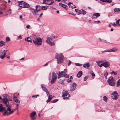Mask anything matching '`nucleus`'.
Wrapping results in <instances>:
<instances>
[{"instance_id": "9d476101", "label": "nucleus", "mask_w": 120, "mask_h": 120, "mask_svg": "<svg viewBox=\"0 0 120 120\" xmlns=\"http://www.w3.org/2000/svg\"><path fill=\"white\" fill-rule=\"evenodd\" d=\"M7 51V50H4L1 52L0 53V58L2 59H3L5 57L6 52Z\"/></svg>"}, {"instance_id": "e2e57ef3", "label": "nucleus", "mask_w": 120, "mask_h": 120, "mask_svg": "<svg viewBox=\"0 0 120 120\" xmlns=\"http://www.w3.org/2000/svg\"><path fill=\"white\" fill-rule=\"evenodd\" d=\"M49 62H48L47 63H46L45 64H44V66H47L48 64V63H49Z\"/></svg>"}, {"instance_id": "c85d7f7f", "label": "nucleus", "mask_w": 120, "mask_h": 120, "mask_svg": "<svg viewBox=\"0 0 120 120\" xmlns=\"http://www.w3.org/2000/svg\"><path fill=\"white\" fill-rule=\"evenodd\" d=\"M5 42L3 41H0V47H1L4 45Z\"/></svg>"}, {"instance_id": "13d9d810", "label": "nucleus", "mask_w": 120, "mask_h": 120, "mask_svg": "<svg viewBox=\"0 0 120 120\" xmlns=\"http://www.w3.org/2000/svg\"><path fill=\"white\" fill-rule=\"evenodd\" d=\"M92 76L93 77V79L94 78L93 77L94 76H95V74L94 73H92V74H91Z\"/></svg>"}, {"instance_id": "473e14b6", "label": "nucleus", "mask_w": 120, "mask_h": 120, "mask_svg": "<svg viewBox=\"0 0 120 120\" xmlns=\"http://www.w3.org/2000/svg\"><path fill=\"white\" fill-rule=\"evenodd\" d=\"M25 40L28 42H32L30 38L29 37H28L26 39H25Z\"/></svg>"}, {"instance_id": "4c0bfd02", "label": "nucleus", "mask_w": 120, "mask_h": 120, "mask_svg": "<svg viewBox=\"0 0 120 120\" xmlns=\"http://www.w3.org/2000/svg\"><path fill=\"white\" fill-rule=\"evenodd\" d=\"M110 74H113L115 75H116L117 74V73L116 72L112 71L110 73Z\"/></svg>"}, {"instance_id": "412c9836", "label": "nucleus", "mask_w": 120, "mask_h": 120, "mask_svg": "<svg viewBox=\"0 0 120 120\" xmlns=\"http://www.w3.org/2000/svg\"><path fill=\"white\" fill-rule=\"evenodd\" d=\"M52 98V96L51 95H49L48 97V99L46 101V102H49Z\"/></svg>"}, {"instance_id": "f03ea898", "label": "nucleus", "mask_w": 120, "mask_h": 120, "mask_svg": "<svg viewBox=\"0 0 120 120\" xmlns=\"http://www.w3.org/2000/svg\"><path fill=\"white\" fill-rule=\"evenodd\" d=\"M56 58L57 59V63L58 64H60L63 62L64 56L61 53L60 54H56Z\"/></svg>"}, {"instance_id": "b1692460", "label": "nucleus", "mask_w": 120, "mask_h": 120, "mask_svg": "<svg viewBox=\"0 0 120 120\" xmlns=\"http://www.w3.org/2000/svg\"><path fill=\"white\" fill-rule=\"evenodd\" d=\"M41 6L39 5H37L35 7V10L38 11H39L41 9Z\"/></svg>"}, {"instance_id": "a18cd8bd", "label": "nucleus", "mask_w": 120, "mask_h": 120, "mask_svg": "<svg viewBox=\"0 0 120 120\" xmlns=\"http://www.w3.org/2000/svg\"><path fill=\"white\" fill-rule=\"evenodd\" d=\"M68 7L66 5L64 4L63 6V7L65 9H67L68 8H67V7Z\"/></svg>"}, {"instance_id": "5701e85b", "label": "nucleus", "mask_w": 120, "mask_h": 120, "mask_svg": "<svg viewBox=\"0 0 120 120\" xmlns=\"http://www.w3.org/2000/svg\"><path fill=\"white\" fill-rule=\"evenodd\" d=\"M82 71H79L78 72L77 74V76L78 78L80 77L82 75Z\"/></svg>"}, {"instance_id": "8fccbe9b", "label": "nucleus", "mask_w": 120, "mask_h": 120, "mask_svg": "<svg viewBox=\"0 0 120 120\" xmlns=\"http://www.w3.org/2000/svg\"><path fill=\"white\" fill-rule=\"evenodd\" d=\"M101 41L104 42L105 43H109V42H107V41L105 40H101Z\"/></svg>"}, {"instance_id": "680f3d73", "label": "nucleus", "mask_w": 120, "mask_h": 120, "mask_svg": "<svg viewBox=\"0 0 120 120\" xmlns=\"http://www.w3.org/2000/svg\"><path fill=\"white\" fill-rule=\"evenodd\" d=\"M46 92V94H47V95H48V94H49V92H48V90H47V91H46L45 92Z\"/></svg>"}, {"instance_id": "dca6fc26", "label": "nucleus", "mask_w": 120, "mask_h": 120, "mask_svg": "<svg viewBox=\"0 0 120 120\" xmlns=\"http://www.w3.org/2000/svg\"><path fill=\"white\" fill-rule=\"evenodd\" d=\"M109 66V64L108 62H106L103 63V66L105 68L108 67Z\"/></svg>"}, {"instance_id": "3c124183", "label": "nucleus", "mask_w": 120, "mask_h": 120, "mask_svg": "<svg viewBox=\"0 0 120 120\" xmlns=\"http://www.w3.org/2000/svg\"><path fill=\"white\" fill-rule=\"evenodd\" d=\"M51 38L52 39L54 38H55V36L54 35H52L51 37Z\"/></svg>"}, {"instance_id": "a211bd4d", "label": "nucleus", "mask_w": 120, "mask_h": 120, "mask_svg": "<svg viewBox=\"0 0 120 120\" xmlns=\"http://www.w3.org/2000/svg\"><path fill=\"white\" fill-rule=\"evenodd\" d=\"M57 78V76L56 74L54 72H53L52 74V78L56 79Z\"/></svg>"}, {"instance_id": "39448f33", "label": "nucleus", "mask_w": 120, "mask_h": 120, "mask_svg": "<svg viewBox=\"0 0 120 120\" xmlns=\"http://www.w3.org/2000/svg\"><path fill=\"white\" fill-rule=\"evenodd\" d=\"M63 93L62 96L64 98V99H67L70 96V95L69 94L68 92L67 91L64 92L63 91Z\"/></svg>"}, {"instance_id": "f704fd0d", "label": "nucleus", "mask_w": 120, "mask_h": 120, "mask_svg": "<svg viewBox=\"0 0 120 120\" xmlns=\"http://www.w3.org/2000/svg\"><path fill=\"white\" fill-rule=\"evenodd\" d=\"M113 77H110L108 79V82L109 81H113Z\"/></svg>"}, {"instance_id": "6e6552de", "label": "nucleus", "mask_w": 120, "mask_h": 120, "mask_svg": "<svg viewBox=\"0 0 120 120\" xmlns=\"http://www.w3.org/2000/svg\"><path fill=\"white\" fill-rule=\"evenodd\" d=\"M52 40L50 37H49L46 40V42L51 46H53L55 45V43L54 42L51 41Z\"/></svg>"}, {"instance_id": "4be33fe9", "label": "nucleus", "mask_w": 120, "mask_h": 120, "mask_svg": "<svg viewBox=\"0 0 120 120\" xmlns=\"http://www.w3.org/2000/svg\"><path fill=\"white\" fill-rule=\"evenodd\" d=\"M5 96H6V98H7V99H8V101L9 100L10 101H12V98L11 97L9 96V95L6 94H5Z\"/></svg>"}, {"instance_id": "de8ad7c7", "label": "nucleus", "mask_w": 120, "mask_h": 120, "mask_svg": "<svg viewBox=\"0 0 120 120\" xmlns=\"http://www.w3.org/2000/svg\"><path fill=\"white\" fill-rule=\"evenodd\" d=\"M75 64L76 66H81L82 65V64H81L79 63H77Z\"/></svg>"}, {"instance_id": "423d86ee", "label": "nucleus", "mask_w": 120, "mask_h": 120, "mask_svg": "<svg viewBox=\"0 0 120 120\" xmlns=\"http://www.w3.org/2000/svg\"><path fill=\"white\" fill-rule=\"evenodd\" d=\"M3 102L5 105L6 107L7 108L10 105H9V101L7 98H4L2 100Z\"/></svg>"}, {"instance_id": "20e7f679", "label": "nucleus", "mask_w": 120, "mask_h": 120, "mask_svg": "<svg viewBox=\"0 0 120 120\" xmlns=\"http://www.w3.org/2000/svg\"><path fill=\"white\" fill-rule=\"evenodd\" d=\"M41 39L38 37L33 40V42L36 45H41L42 43Z\"/></svg>"}, {"instance_id": "69168bd1", "label": "nucleus", "mask_w": 120, "mask_h": 120, "mask_svg": "<svg viewBox=\"0 0 120 120\" xmlns=\"http://www.w3.org/2000/svg\"><path fill=\"white\" fill-rule=\"evenodd\" d=\"M18 38L20 39H21L22 38V37L20 35L18 37Z\"/></svg>"}, {"instance_id": "864d4df0", "label": "nucleus", "mask_w": 120, "mask_h": 120, "mask_svg": "<svg viewBox=\"0 0 120 120\" xmlns=\"http://www.w3.org/2000/svg\"><path fill=\"white\" fill-rule=\"evenodd\" d=\"M87 78H88V77H84V80L85 81H86L87 80Z\"/></svg>"}, {"instance_id": "49530a36", "label": "nucleus", "mask_w": 120, "mask_h": 120, "mask_svg": "<svg viewBox=\"0 0 120 120\" xmlns=\"http://www.w3.org/2000/svg\"><path fill=\"white\" fill-rule=\"evenodd\" d=\"M111 24L114 26H117L115 22L111 23Z\"/></svg>"}, {"instance_id": "2eb2a0df", "label": "nucleus", "mask_w": 120, "mask_h": 120, "mask_svg": "<svg viewBox=\"0 0 120 120\" xmlns=\"http://www.w3.org/2000/svg\"><path fill=\"white\" fill-rule=\"evenodd\" d=\"M13 99L14 101L16 103H20V101L18 99L16 96L14 95L13 97Z\"/></svg>"}, {"instance_id": "a19ab883", "label": "nucleus", "mask_w": 120, "mask_h": 120, "mask_svg": "<svg viewBox=\"0 0 120 120\" xmlns=\"http://www.w3.org/2000/svg\"><path fill=\"white\" fill-rule=\"evenodd\" d=\"M112 52H114L117 50V49L116 48H113L112 49Z\"/></svg>"}, {"instance_id": "7ed1b4c3", "label": "nucleus", "mask_w": 120, "mask_h": 120, "mask_svg": "<svg viewBox=\"0 0 120 120\" xmlns=\"http://www.w3.org/2000/svg\"><path fill=\"white\" fill-rule=\"evenodd\" d=\"M19 5H21L20 7L24 8H28L30 7L29 5L27 3L23 1H19L18 2Z\"/></svg>"}, {"instance_id": "9b49d317", "label": "nucleus", "mask_w": 120, "mask_h": 120, "mask_svg": "<svg viewBox=\"0 0 120 120\" xmlns=\"http://www.w3.org/2000/svg\"><path fill=\"white\" fill-rule=\"evenodd\" d=\"M30 11L32 12L33 14L34 15H38V11H37L36 10L32 8H30Z\"/></svg>"}, {"instance_id": "2f4dec72", "label": "nucleus", "mask_w": 120, "mask_h": 120, "mask_svg": "<svg viewBox=\"0 0 120 120\" xmlns=\"http://www.w3.org/2000/svg\"><path fill=\"white\" fill-rule=\"evenodd\" d=\"M115 12H117L120 11V8H116L114 9Z\"/></svg>"}, {"instance_id": "37998d69", "label": "nucleus", "mask_w": 120, "mask_h": 120, "mask_svg": "<svg viewBox=\"0 0 120 120\" xmlns=\"http://www.w3.org/2000/svg\"><path fill=\"white\" fill-rule=\"evenodd\" d=\"M3 5V10H4L6 8V5L5 4H3L2 5Z\"/></svg>"}, {"instance_id": "6e6d98bb", "label": "nucleus", "mask_w": 120, "mask_h": 120, "mask_svg": "<svg viewBox=\"0 0 120 120\" xmlns=\"http://www.w3.org/2000/svg\"><path fill=\"white\" fill-rule=\"evenodd\" d=\"M43 4H46V1L45 0H43V3H42Z\"/></svg>"}, {"instance_id": "1a4fd4ad", "label": "nucleus", "mask_w": 120, "mask_h": 120, "mask_svg": "<svg viewBox=\"0 0 120 120\" xmlns=\"http://www.w3.org/2000/svg\"><path fill=\"white\" fill-rule=\"evenodd\" d=\"M111 97L114 100H116L117 98L118 95L116 91H115L113 92L112 94Z\"/></svg>"}, {"instance_id": "f3484780", "label": "nucleus", "mask_w": 120, "mask_h": 120, "mask_svg": "<svg viewBox=\"0 0 120 120\" xmlns=\"http://www.w3.org/2000/svg\"><path fill=\"white\" fill-rule=\"evenodd\" d=\"M100 16V14L98 13H94L92 17L93 19H94V18L95 17H96V18H97L98 17H99Z\"/></svg>"}, {"instance_id": "58836bf2", "label": "nucleus", "mask_w": 120, "mask_h": 120, "mask_svg": "<svg viewBox=\"0 0 120 120\" xmlns=\"http://www.w3.org/2000/svg\"><path fill=\"white\" fill-rule=\"evenodd\" d=\"M6 40L7 42H8L10 41V39L9 37H7L6 38Z\"/></svg>"}, {"instance_id": "0e129e2a", "label": "nucleus", "mask_w": 120, "mask_h": 120, "mask_svg": "<svg viewBox=\"0 0 120 120\" xmlns=\"http://www.w3.org/2000/svg\"><path fill=\"white\" fill-rule=\"evenodd\" d=\"M94 22H98L99 23H100L101 22L100 21H94Z\"/></svg>"}, {"instance_id": "bb28decb", "label": "nucleus", "mask_w": 120, "mask_h": 120, "mask_svg": "<svg viewBox=\"0 0 120 120\" xmlns=\"http://www.w3.org/2000/svg\"><path fill=\"white\" fill-rule=\"evenodd\" d=\"M41 87L43 90L45 92L46 91H47V90L46 87L43 86L42 85H41Z\"/></svg>"}, {"instance_id": "0eeeda50", "label": "nucleus", "mask_w": 120, "mask_h": 120, "mask_svg": "<svg viewBox=\"0 0 120 120\" xmlns=\"http://www.w3.org/2000/svg\"><path fill=\"white\" fill-rule=\"evenodd\" d=\"M36 112L35 111H33L30 114V116L32 120H35L36 118Z\"/></svg>"}, {"instance_id": "c9c22d12", "label": "nucleus", "mask_w": 120, "mask_h": 120, "mask_svg": "<svg viewBox=\"0 0 120 120\" xmlns=\"http://www.w3.org/2000/svg\"><path fill=\"white\" fill-rule=\"evenodd\" d=\"M103 100L105 102H106L107 100V98L105 96H104L103 98Z\"/></svg>"}, {"instance_id": "4468645a", "label": "nucleus", "mask_w": 120, "mask_h": 120, "mask_svg": "<svg viewBox=\"0 0 120 120\" xmlns=\"http://www.w3.org/2000/svg\"><path fill=\"white\" fill-rule=\"evenodd\" d=\"M64 71L60 72L58 75V79H59L60 78L63 77L64 74Z\"/></svg>"}, {"instance_id": "338daca9", "label": "nucleus", "mask_w": 120, "mask_h": 120, "mask_svg": "<svg viewBox=\"0 0 120 120\" xmlns=\"http://www.w3.org/2000/svg\"><path fill=\"white\" fill-rule=\"evenodd\" d=\"M89 73L91 75L93 73V72L92 71H90Z\"/></svg>"}, {"instance_id": "c03bdc74", "label": "nucleus", "mask_w": 120, "mask_h": 120, "mask_svg": "<svg viewBox=\"0 0 120 120\" xmlns=\"http://www.w3.org/2000/svg\"><path fill=\"white\" fill-rule=\"evenodd\" d=\"M101 62L102 61H98L96 62V63H97V64L98 65V66L99 65L100 63H101Z\"/></svg>"}, {"instance_id": "79ce46f5", "label": "nucleus", "mask_w": 120, "mask_h": 120, "mask_svg": "<svg viewBox=\"0 0 120 120\" xmlns=\"http://www.w3.org/2000/svg\"><path fill=\"white\" fill-rule=\"evenodd\" d=\"M64 77L66 78H68L69 76V75H68L67 74H66L64 72Z\"/></svg>"}, {"instance_id": "f8f14e48", "label": "nucleus", "mask_w": 120, "mask_h": 120, "mask_svg": "<svg viewBox=\"0 0 120 120\" xmlns=\"http://www.w3.org/2000/svg\"><path fill=\"white\" fill-rule=\"evenodd\" d=\"M76 86V84L75 83H73L70 87V91H72L74 90Z\"/></svg>"}, {"instance_id": "7c9ffc66", "label": "nucleus", "mask_w": 120, "mask_h": 120, "mask_svg": "<svg viewBox=\"0 0 120 120\" xmlns=\"http://www.w3.org/2000/svg\"><path fill=\"white\" fill-rule=\"evenodd\" d=\"M48 6H43L41 7V10H46L48 8Z\"/></svg>"}, {"instance_id": "6ab92c4d", "label": "nucleus", "mask_w": 120, "mask_h": 120, "mask_svg": "<svg viewBox=\"0 0 120 120\" xmlns=\"http://www.w3.org/2000/svg\"><path fill=\"white\" fill-rule=\"evenodd\" d=\"M83 67L85 68H87L90 67V64L89 63H87L83 65Z\"/></svg>"}, {"instance_id": "603ef678", "label": "nucleus", "mask_w": 120, "mask_h": 120, "mask_svg": "<svg viewBox=\"0 0 120 120\" xmlns=\"http://www.w3.org/2000/svg\"><path fill=\"white\" fill-rule=\"evenodd\" d=\"M108 75V73L106 72L104 74V75L105 76H107Z\"/></svg>"}, {"instance_id": "09e8293b", "label": "nucleus", "mask_w": 120, "mask_h": 120, "mask_svg": "<svg viewBox=\"0 0 120 120\" xmlns=\"http://www.w3.org/2000/svg\"><path fill=\"white\" fill-rule=\"evenodd\" d=\"M58 100V99H55L53 100V101L52 102L53 103H55Z\"/></svg>"}, {"instance_id": "ea45409f", "label": "nucleus", "mask_w": 120, "mask_h": 120, "mask_svg": "<svg viewBox=\"0 0 120 120\" xmlns=\"http://www.w3.org/2000/svg\"><path fill=\"white\" fill-rule=\"evenodd\" d=\"M81 10H82V13L83 15H84L86 14V12L83 9H82Z\"/></svg>"}, {"instance_id": "bf43d9fd", "label": "nucleus", "mask_w": 120, "mask_h": 120, "mask_svg": "<svg viewBox=\"0 0 120 120\" xmlns=\"http://www.w3.org/2000/svg\"><path fill=\"white\" fill-rule=\"evenodd\" d=\"M107 51H108V52H112V49L107 50Z\"/></svg>"}, {"instance_id": "ddd939ff", "label": "nucleus", "mask_w": 120, "mask_h": 120, "mask_svg": "<svg viewBox=\"0 0 120 120\" xmlns=\"http://www.w3.org/2000/svg\"><path fill=\"white\" fill-rule=\"evenodd\" d=\"M46 2V4L48 5H51L54 2L53 0H45Z\"/></svg>"}, {"instance_id": "5fc2aeb1", "label": "nucleus", "mask_w": 120, "mask_h": 120, "mask_svg": "<svg viewBox=\"0 0 120 120\" xmlns=\"http://www.w3.org/2000/svg\"><path fill=\"white\" fill-rule=\"evenodd\" d=\"M99 66L100 67H101L103 66V63L100 64H99Z\"/></svg>"}, {"instance_id": "cd10ccee", "label": "nucleus", "mask_w": 120, "mask_h": 120, "mask_svg": "<svg viewBox=\"0 0 120 120\" xmlns=\"http://www.w3.org/2000/svg\"><path fill=\"white\" fill-rule=\"evenodd\" d=\"M56 80V79H53V78H52L50 82L51 83V84H53L55 82Z\"/></svg>"}, {"instance_id": "c756f323", "label": "nucleus", "mask_w": 120, "mask_h": 120, "mask_svg": "<svg viewBox=\"0 0 120 120\" xmlns=\"http://www.w3.org/2000/svg\"><path fill=\"white\" fill-rule=\"evenodd\" d=\"M116 86L119 87L120 86V79L118 80L117 82Z\"/></svg>"}, {"instance_id": "774afa93", "label": "nucleus", "mask_w": 120, "mask_h": 120, "mask_svg": "<svg viewBox=\"0 0 120 120\" xmlns=\"http://www.w3.org/2000/svg\"><path fill=\"white\" fill-rule=\"evenodd\" d=\"M71 64V62L70 61H69L68 63V65H69Z\"/></svg>"}, {"instance_id": "393cba45", "label": "nucleus", "mask_w": 120, "mask_h": 120, "mask_svg": "<svg viewBox=\"0 0 120 120\" xmlns=\"http://www.w3.org/2000/svg\"><path fill=\"white\" fill-rule=\"evenodd\" d=\"M100 1L103 2L110 3L112 2V0H100Z\"/></svg>"}, {"instance_id": "a878e982", "label": "nucleus", "mask_w": 120, "mask_h": 120, "mask_svg": "<svg viewBox=\"0 0 120 120\" xmlns=\"http://www.w3.org/2000/svg\"><path fill=\"white\" fill-rule=\"evenodd\" d=\"M75 11L77 13L81 14L82 13V12L81 10H79L78 9H75Z\"/></svg>"}, {"instance_id": "aec40b11", "label": "nucleus", "mask_w": 120, "mask_h": 120, "mask_svg": "<svg viewBox=\"0 0 120 120\" xmlns=\"http://www.w3.org/2000/svg\"><path fill=\"white\" fill-rule=\"evenodd\" d=\"M109 84L111 86H113L114 85L115 83L113 81L108 82Z\"/></svg>"}, {"instance_id": "052dcab7", "label": "nucleus", "mask_w": 120, "mask_h": 120, "mask_svg": "<svg viewBox=\"0 0 120 120\" xmlns=\"http://www.w3.org/2000/svg\"><path fill=\"white\" fill-rule=\"evenodd\" d=\"M26 27L27 29H29L30 27V25H27L26 26Z\"/></svg>"}, {"instance_id": "72a5a7b5", "label": "nucleus", "mask_w": 120, "mask_h": 120, "mask_svg": "<svg viewBox=\"0 0 120 120\" xmlns=\"http://www.w3.org/2000/svg\"><path fill=\"white\" fill-rule=\"evenodd\" d=\"M72 79V76H71L70 78L68 79L67 80V82H71V79Z\"/></svg>"}, {"instance_id": "f257e3e1", "label": "nucleus", "mask_w": 120, "mask_h": 120, "mask_svg": "<svg viewBox=\"0 0 120 120\" xmlns=\"http://www.w3.org/2000/svg\"><path fill=\"white\" fill-rule=\"evenodd\" d=\"M5 107H3L2 104H0V112L3 113V115L5 116L6 115L7 116H9L13 114L14 112L16 110L18 111V107H16L15 108L11 110V105H10L7 109V110L5 109Z\"/></svg>"}, {"instance_id": "4d7b16f0", "label": "nucleus", "mask_w": 120, "mask_h": 120, "mask_svg": "<svg viewBox=\"0 0 120 120\" xmlns=\"http://www.w3.org/2000/svg\"><path fill=\"white\" fill-rule=\"evenodd\" d=\"M59 5H60V6H61V7H63V6L64 5V4H62V3H59Z\"/></svg>"}, {"instance_id": "e433bc0d", "label": "nucleus", "mask_w": 120, "mask_h": 120, "mask_svg": "<svg viewBox=\"0 0 120 120\" xmlns=\"http://www.w3.org/2000/svg\"><path fill=\"white\" fill-rule=\"evenodd\" d=\"M116 23L117 24H119L120 26V19L116 21Z\"/></svg>"}]
</instances>
